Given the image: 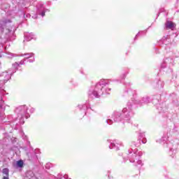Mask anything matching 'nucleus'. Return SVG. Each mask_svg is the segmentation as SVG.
I'll list each match as a JSON object with an SVG mask.
<instances>
[{"instance_id": "28", "label": "nucleus", "mask_w": 179, "mask_h": 179, "mask_svg": "<svg viewBox=\"0 0 179 179\" xmlns=\"http://www.w3.org/2000/svg\"><path fill=\"white\" fill-rule=\"evenodd\" d=\"M141 142H142V143H146L148 141L146 140V138L144 137L142 140H141Z\"/></svg>"}, {"instance_id": "9", "label": "nucleus", "mask_w": 179, "mask_h": 179, "mask_svg": "<svg viewBox=\"0 0 179 179\" xmlns=\"http://www.w3.org/2000/svg\"><path fill=\"white\" fill-rule=\"evenodd\" d=\"M143 138H145V133H140L139 136H138V139L137 140V142L133 143L134 146H136V148H139V146H141V140H142Z\"/></svg>"}, {"instance_id": "29", "label": "nucleus", "mask_w": 179, "mask_h": 179, "mask_svg": "<svg viewBox=\"0 0 179 179\" xmlns=\"http://www.w3.org/2000/svg\"><path fill=\"white\" fill-rule=\"evenodd\" d=\"M121 79H125V78H127V74L126 73H123L121 76H120Z\"/></svg>"}, {"instance_id": "42", "label": "nucleus", "mask_w": 179, "mask_h": 179, "mask_svg": "<svg viewBox=\"0 0 179 179\" xmlns=\"http://www.w3.org/2000/svg\"><path fill=\"white\" fill-rule=\"evenodd\" d=\"M171 152H173V149L172 148L171 149Z\"/></svg>"}, {"instance_id": "10", "label": "nucleus", "mask_w": 179, "mask_h": 179, "mask_svg": "<svg viewBox=\"0 0 179 179\" xmlns=\"http://www.w3.org/2000/svg\"><path fill=\"white\" fill-rule=\"evenodd\" d=\"M9 22H10V20H0V31L1 33H3V31H5V26H6V23Z\"/></svg>"}, {"instance_id": "45", "label": "nucleus", "mask_w": 179, "mask_h": 179, "mask_svg": "<svg viewBox=\"0 0 179 179\" xmlns=\"http://www.w3.org/2000/svg\"><path fill=\"white\" fill-rule=\"evenodd\" d=\"M0 87H1V85H0Z\"/></svg>"}, {"instance_id": "32", "label": "nucleus", "mask_w": 179, "mask_h": 179, "mask_svg": "<svg viewBox=\"0 0 179 179\" xmlns=\"http://www.w3.org/2000/svg\"><path fill=\"white\" fill-rule=\"evenodd\" d=\"M29 62H34V57L28 60Z\"/></svg>"}, {"instance_id": "44", "label": "nucleus", "mask_w": 179, "mask_h": 179, "mask_svg": "<svg viewBox=\"0 0 179 179\" xmlns=\"http://www.w3.org/2000/svg\"><path fill=\"white\" fill-rule=\"evenodd\" d=\"M171 72H173V71H172V70H171Z\"/></svg>"}, {"instance_id": "40", "label": "nucleus", "mask_w": 179, "mask_h": 179, "mask_svg": "<svg viewBox=\"0 0 179 179\" xmlns=\"http://www.w3.org/2000/svg\"><path fill=\"white\" fill-rule=\"evenodd\" d=\"M40 166H43V164L41 162H39Z\"/></svg>"}, {"instance_id": "8", "label": "nucleus", "mask_w": 179, "mask_h": 179, "mask_svg": "<svg viewBox=\"0 0 179 179\" xmlns=\"http://www.w3.org/2000/svg\"><path fill=\"white\" fill-rule=\"evenodd\" d=\"M136 93V92L135 90H133L132 89H128L124 91L123 96L124 97H132L133 96H135Z\"/></svg>"}, {"instance_id": "7", "label": "nucleus", "mask_w": 179, "mask_h": 179, "mask_svg": "<svg viewBox=\"0 0 179 179\" xmlns=\"http://www.w3.org/2000/svg\"><path fill=\"white\" fill-rule=\"evenodd\" d=\"M36 8L38 9V15L42 16V17H44V16H45V7H44V4L41 2H40L37 5Z\"/></svg>"}, {"instance_id": "12", "label": "nucleus", "mask_w": 179, "mask_h": 179, "mask_svg": "<svg viewBox=\"0 0 179 179\" xmlns=\"http://www.w3.org/2000/svg\"><path fill=\"white\" fill-rule=\"evenodd\" d=\"M175 27H176V24H174V22H173L166 21V22L165 23V28L166 29H171V30H173Z\"/></svg>"}, {"instance_id": "35", "label": "nucleus", "mask_w": 179, "mask_h": 179, "mask_svg": "<svg viewBox=\"0 0 179 179\" xmlns=\"http://www.w3.org/2000/svg\"><path fill=\"white\" fill-rule=\"evenodd\" d=\"M39 178H41V171H39Z\"/></svg>"}, {"instance_id": "21", "label": "nucleus", "mask_w": 179, "mask_h": 179, "mask_svg": "<svg viewBox=\"0 0 179 179\" xmlns=\"http://www.w3.org/2000/svg\"><path fill=\"white\" fill-rule=\"evenodd\" d=\"M25 55V60L29 59V58H31V57H34V53L30 52V53H24Z\"/></svg>"}, {"instance_id": "15", "label": "nucleus", "mask_w": 179, "mask_h": 179, "mask_svg": "<svg viewBox=\"0 0 179 179\" xmlns=\"http://www.w3.org/2000/svg\"><path fill=\"white\" fill-rule=\"evenodd\" d=\"M108 142L110 143L109 145V149H115V150H120V147L116 145L115 143H113L111 140H108Z\"/></svg>"}, {"instance_id": "24", "label": "nucleus", "mask_w": 179, "mask_h": 179, "mask_svg": "<svg viewBox=\"0 0 179 179\" xmlns=\"http://www.w3.org/2000/svg\"><path fill=\"white\" fill-rule=\"evenodd\" d=\"M139 34H146V31H138V33L134 37V40H136V38H138V36H139Z\"/></svg>"}, {"instance_id": "4", "label": "nucleus", "mask_w": 179, "mask_h": 179, "mask_svg": "<svg viewBox=\"0 0 179 179\" xmlns=\"http://www.w3.org/2000/svg\"><path fill=\"white\" fill-rule=\"evenodd\" d=\"M131 103V106H133V104H137V106H145V104H149L150 103V98L148 96H143L141 100L136 99V100H131L129 101Z\"/></svg>"}, {"instance_id": "17", "label": "nucleus", "mask_w": 179, "mask_h": 179, "mask_svg": "<svg viewBox=\"0 0 179 179\" xmlns=\"http://www.w3.org/2000/svg\"><path fill=\"white\" fill-rule=\"evenodd\" d=\"M164 62L166 65H169V66H171V65H173V62H174V60H173V59H171L170 57H168L164 59Z\"/></svg>"}, {"instance_id": "34", "label": "nucleus", "mask_w": 179, "mask_h": 179, "mask_svg": "<svg viewBox=\"0 0 179 179\" xmlns=\"http://www.w3.org/2000/svg\"><path fill=\"white\" fill-rule=\"evenodd\" d=\"M3 179H9V176H3Z\"/></svg>"}, {"instance_id": "26", "label": "nucleus", "mask_w": 179, "mask_h": 179, "mask_svg": "<svg viewBox=\"0 0 179 179\" xmlns=\"http://www.w3.org/2000/svg\"><path fill=\"white\" fill-rule=\"evenodd\" d=\"M168 65L166 64V63H164V62L162 64V65H161V68L162 69H164V68H166V66H167Z\"/></svg>"}, {"instance_id": "27", "label": "nucleus", "mask_w": 179, "mask_h": 179, "mask_svg": "<svg viewBox=\"0 0 179 179\" xmlns=\"http://www.w3.org/2000/svg\"><path fill=\"white\" fill-rule=\"evenodd\" d=\"M106 122H107V124H108L109 125H112V124H113V120L108 119V120H106Z\"/></svg>"}, {"instance_id": "16", "label": "nucleus", "mask_w": 179, "mask_h": 179, "mask_svg": "<svg viewBox=\"0 0 179 179\" xmlns=\"http://www.w3.org/2000/svg\"><path fill=\"white\" fill-rule=\"evenodd\" d=\"M155 87H157V89H162L163 86H164V83H163V81L162 80H157L155 84H154Z\"/></svg>"}, {"instance_id": "22", "label": "nucleus", "mask_w": 179, "mask_h": 179, "mask_svg": "<svg viewBox=\"0 0 179 179\" xmlns=\"http://www.w3.org/2000/svg\"><path fill=\"white\" fill-rule=\"evenodd\" d=\"M0 110L1 111H5V103L2 99L0 101Z\"/></svg>"}, {"instance_id": "43", "label": "nucleus", "mask_w": 179, "mask_h": 179, "mask_svg": "<svg viewBox=\"0 0 179 179\" xmlns=\"http://www.w3.org/2000/svg\"><path fill=\"white\" fill-rule=\"evenodd\" d=\"M158 106H160V104H158Z\"/></svg>"}, {"instance_id": "25", "label": "nucleus", "mask_w": 179, "mask_h": 179, "mask_svg": "<svg viewBox=\"0 0 179 179\" xmlns=\"http://www.w3.org/2000/svg\"><path fill=\"white\" fill-rule=\"evenodd\" d=\"M152 103L153 104H159V99H152Z\"/></svg>"}, {"instance_id": "3", "label": "nucleus", "mask_w": 179, "mask_h": 179, "mask_svg": "<svg viewBox=\"0 0 179 179\" xmlns=\"http://www.w3.org/2000/svg\"><path fill=\"white\" fill-rule=\"evenodd\" d=\"M27 110H29V108L26 105L19 106L15 109V113L17 114L18 118L20 117V124H24V120H23L24 117L25 118L30 117V115L27 113Z\"/></svg>"}, {"instance_id": "13", "label": "nucleus", "mask_w": 179, "mask_h": 179, "mask_svg": "<svg viewBox=\"0 0 179 179\" xmlns=\"http://www.w3.org/2000/svg\"><path fill=\"white\" fill-rule=\"evenodd\" d=\"M161 42L162 43V44H164L165 45H169V44L171 43V40H170V36H164L162 38Z\"/></svg>"}, {"instance_id": "1", "label": "nucleus", "mask_w": 179, "mask_h": 179, "mask_svg": "<svg viewBox=\"0 0 179 179\" xmlns=\"http://www.w3.org/2000/svg\"><path fill=\"white\" fill-rule=\"evenodd\" d=\"M108 85V83L106 80H101L96 85L94 88H91L88 92V96L90 99H99L100 96H103L104 93L110 94L108 92L111 89H106V85Z\"/></svg>"}, {"instance_id": "2", "label": "nucleus", "mask_w": 179, "mask_h": 179, "mask_svg": "<svg viewBox=\"0 0 179 179\" xmlns=\"http://www.w3.org/2000/svg\"><path fill=\"white\" fill-rule=\"evenodd\" d=\"M132 103L131 102H127V107L123 108L120 112L115 111L112 115V120L115 122H121L122 120L129 122V120L132 117Z\"/></svg>"}, {"instance_id": "30", "label": "nucleus", "mask_w": 179, "mask_h": 179, "mask_svg": "<svg viewBox=\"0 0 179 179\" xmlns=\"http://www.w3.org/2000/svg\"><path fill=\"white\" fill-rule=\"evenodd\" d=\"M50 166H51V164H46L45 169H47L48 170H50Z\"/></svg>"}, {"instance_id": "39", "label": "nucleus", "mask_w": 179, "mask_h": 179, "mask_svg": "<svg viewBox=\"0 0 179 179\" xmlns=\"http://www.w3.org/2000/svg\"><path fill=\"white\" fill-rule=\"evenodd\" d=\"M24 56H26V55H24V54H22V55H20V57H24Z\"/></svg>"}, {"instance_id": "18", "label": "nucleus", "mask_w": 179, "mask_h": 179, "mask_svg": "<svg viewBox=\"0 0 179 179\" xmlns=\"http://www.w3.org/2000/svg\"><path fill=\"white\" fill-rule=\"evenodd\" d=\"M24 61H26V59L21 60L20 64L17 62H15V64H13V68H14V69L17 70V66H19L20 65H24Z\"/></svg>"}, {"instance_id": "31", "label": "nucleus", "mask_w": 179, "mask_h": 179, "mask_svg": "<svg viewBox=\"0 0 179 179\" xmlns=\"http://www.w3.org/2000/svg\"><path fill=\"white\" fill-rule=\"evenodd\" d=\"M137 160V164H140L141 166H142V160H141V159H136Z\"/></svg>"}, {"instance_id": "23", "label": "nucleus", "mask_w": 179, "mask_h": 179, "mask_svg": "<svg viewBox=\"0 0 179 179\" xmlns=\"http://www.w3.org/2000/svg\"><path fill=\"white\" fill-rule=\"evenodd\" d=\"M2 173L6 176V177H9V169L8 168L3 169Z\"/></svg>"}, {"instance_id": "6", "label": "nucleus", "mask_w": 179, "mask_h": 179, "mask_svg": "<svg viewBox=\"0 0 179 179\" xmlns=\"http://www.w3.org/2000/svg\"><path fill=\"white\" fill-rule=\"evenodd\" d=\"M141 159V155L138 152H134L132 154L131 151L129 152V160L130 163H135V160H139Z\"/></svg>"}, {"instance_id": "38", "label": "nucleus", "mask_w": 179, "mask_h": 179, "mask_svg": "<svg viewBox=\"0 0 179 179\" xmlns=\"http://www.w3.org/2000/svg\"><path fill=\"white\" fill-rule=\"evenodd\" d=\"M64 178L65 179H67V178H68V176H67V175H65V176H64Z\"/></svg>"}, {"instance_id": "33", "label": "nucleus", "mask_w": 179, "mask_h": 179, "mask_svg": "<svg viewBox=\"0 0 179 179\" xmlns=\"http://www.w3.org/2000/svg\"><path fill=\"white\" fill-rule=\"evenodd\" d=\"M125 86L127 87H129V86H131V83H127L125 84Z\"/></svg>"}, {"instance_id": "19", "label": "nucleus", "mask_w": 179, "mask_h": 179, "mask_svg": "<svg viewBox=\"0 0 179 179\" xmlns=\"http://www.w3.org/2000/svg\"><path fill=\"white\" fill-rule=\"evenodd\" d=\"M24 164V162H23V160L20 159L17 162L16 166L18 169H22Z\"/></svg>"}, {"instance_id": "37", "label": "nucleus", "mask_w": 179, "mask_h": 179, "mask_svg": "<svg viewBox=\"0 0 179 179\" xmlns=\"http://www.w3.org/2000/svg\"><path fill=\"white\" fill-rule=\"evenodd\" d=\"M30 111H31V113H34V108H31V109L30 110Z\"/></svg>"}, {"instance_id": "11", "label": "nucleus", "mask_w": 179, "mask_h": 179, "mask_svg": "<svg viewBox=\"0 0 179 179\" xmlns=\"http://www.w3.org/2000/svg\"><path fill=\"white\" fill-rule=\"evenodd\" d=\"M34 38V34L33 33H25L24 41H30Z\"/></svg>"}, {"instance_id": "41", "label": "nucleus", "mask_w": 179, "mask_h": 179, "mask_svg": "<svg viewBox=\"0 0 179 179\" xmlns=\"http://www.w3.org/2000/svg\"><path fill=\"white\" fill-rule=\"evenodd\" d=\"M29 16H31L29 14L27 15V17H29Z\"/></svg>"}, {"instance_id": "20", "label": "nucleus", "mask_w": 179, "mask_h": 179, "mask_svg": "<svg viewBox=\"0 0 179 179\" xmlns=\"http://www.w3.org/2000/svg\"><path fill=\"white\" fill-rule=\"evenodd\" d=\"M78 108L80 110H83L85 114H86V110H87V106L86 104L79 105Z\"/></svg>"}, {"instance_id": "14", "label": "nucleus", "mask_w": 179, "mask_h": 179, "mask_svg": "<svg viewBox=\"0 0 179 179\" xmlns=\"http://www.w3.org/2000/svg\"><path fill=\"white\" fill-rule=\"evenodd\" d=\"M26 177L29 179H36V176L34 175V173L32 171H28L26 173Z\"/></svg>"}, {"instance_id": "5", "label": "nucleus", "mask_w": 179, "mask_h": 179, "mask_svg": "<svg viewBox=\"0 0 179 179\" xmlns=\"http://www.w3.org/2000/svg\"><path fill=\"white\" fill-rule=\"evenodd\" d=\"M15 72L16 71H13V73H10V71L3 72L0 76V78H3L1 79V85H5V83H6V82L10 79L12 75H13V73Z\"/></svg>"}, {"instance_id": "36", "label": "nucleus", "mask_w": 179, "mask_h": 179, "mask_svg": "<svg viewBox=\"0 0 179 179\" xmlns=\"http://www.w3.org/2000/svg\"><path fill=\"white\" fill-rule=\"evenodd\" d=\"M34 19H37V15H35L34 16H32Z\"/></svg>"}]
</instances>
